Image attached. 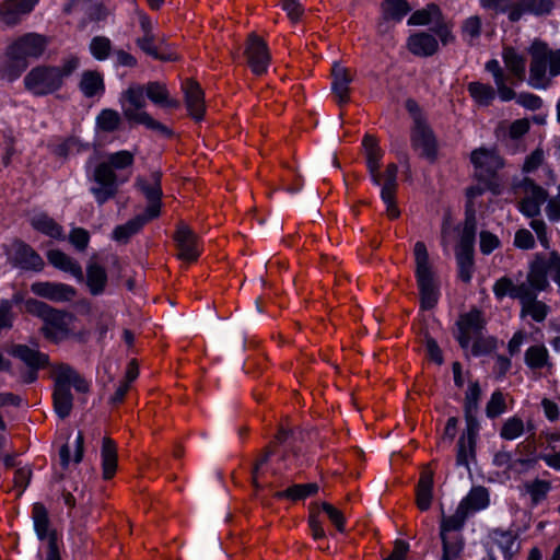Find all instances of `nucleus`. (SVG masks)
<instances>
[{
  "mask_svg": "<svg viewBox=\"0 0 560 560\" xmlns=\"http://www.w3.org/2000/svg\"><path fill=\"white\" fill-rule=\"evenodd\" d=\"M135 155L128 150H121L110 153L101 162L93 172V180L90 191L94 196L98 205L105 203L112 199L116 192L119 183H124L127 178L119 179L116 171L125 170L133 164Z\"/></svg>",
  "mask_w": 560,
  "mask_h": 560,
  "instance_id": "nucleus-1",
  "label": "nucleus"
},
{
  "mask_svg": "<svg viewBox=\"0 0 560 560\" xmlns=\"http://www.w3.org/2000/svg\"><path fill=\"white\" fill-rule=\"evenodd\" d=\"M80 66L77 56L67 57L60 66L40 65L32 68L23 79L26 91L34 96H45L61 89L65 80Z\"/></svg>",
  "mask_w": 560,
  "mask_h": 560,
  "instance_id": "nucleus-2",
  "label": "nucleus"
},
{
  "mask_svg": "<svg viewBox=\"0 0 560 560\" xmlns=\"http://www.w3.org/2000/svg\"><path fill=\"white\" fill-rule=\"evenodd\" d=\"M528 54V84L534 89H546L551 79L560 74V48L553 50L547 44L535 40L529 46Z\"/></svg>",
  "mask_w": 560,
  "mask_h": 560,
  "instance_id": "nucleus-3",
  "label": "nucleus"
},
{
  "mask_svg": "<svg viewBox=\"0 0 560 560\" xmlns=\"http://www.w3.org/2000/svg\"><path fill=\"white\" fill-rule=\"evenodd\" d=\"M125 119L131 124L143 125L150 130L168 133V129L154 119L147 110L144 88L140 83H130L118 98Z\"/></svg>",
  "mask_w": 560,
  "mask_h": 560,
  "instance_id": "nucleus-4",
  "label": "nucleus"
},
{
  "mask_svg": "<svg viewBox=\"0 0 560 560\" xmlns=\"http://www.w3.org/2000/svg\"><path fill=\"white\" fill-rule=\"evenodd\" d=\"M415 275L420 291V302L423 310L433 308L439 300V289L435 273L430 262L429 253L423 242H417L413 247Z\"/></svg>",
  "mask_w": 560,
  "mask_h": 560,
  "instance_id": "nucleus-5",
  "label": "nucleus"
},
{
  "mask_svg": "<svg viewBox=\"0 0 560 560\" xmlns=\"http://www.w3.org/2000/svg\"><path fill=\"white\" fill-rule=\"evenodd\" d=\"M54 406L60 418L69 416L72 409L71 388L78 393H85L89 384L70 366L58 365L55 369Z\"/></svg>",
  "mask_w": 560,
  "mask_h": 560,
  "instance_id": "nucleus-6",
  "label": "nucleus"
},
{
  "mask_svg": "<svg viewBox=\"0 0 560 560\" xmlns=\"http://www.w3.org/2000/svg\"><path fill=\"white\" fill-rule=\"evenodd\" d=\"M48 46V38L38 33H26L8 44L10 54L18 56L23 61L40 58Z\"/></svg>",
  "mask_w": 560,
  "mask_h": 560,
  "instance_id": "nucleus-7",
  "label": "nucleus"
},
{
  "mask_svg": "<svg viewBox=\"0 0 560 560\" xmlns=\"http://www.w3.org/2000/svg\"><path fill=\"white\" fill-rule=\"evenodd\" d=\"M73 320L72 314L52 308L44 320L42 331L47 339L60 341L70 334Z\"/></svg>",
  "mask_w": 560,
  "mask_h": 560,
  "instance_id": "nucleus-8",
  "label": "nucleus"
},
{
  "mask_svg": "<svg viewBox=\"0 0 560 560\" xmlns=\"http://www.w3.org/2000/svg\"><path fill=\"white\" fill-rule=\"evenodd\" d=\"M136 45L141 51L160 61H174L178 58L164 38L158 34H142L136 39Z\"/></svg>",
  "mask_w": 560,
  "mask_h": 560,
  "instance_id": "nucleus-9",
  "label": "nucleus"
},
{
  "mask_svg": "<svg viewBox=\"0 0 560 560\" xmlns=\"http://www.w3.org/2000/svg\"><path fill=\"white\" fill-rule=\"evenodd\" d=\"M411 141L415 150H417L421 156L431 161L434 160L438 143L432 130L424 120L416 118Z\"/></svg>",
  "mask_w": 560,
  "mask_h": 560,
  "instance_id": "nucleus-10",
  "label": "nucleus"
},
{
  "mask_svg": "<svg viewBox=\"0 0 560 560\" xmlns=\"http://www.w3.org/2000/svg\"><path fill=\"white\" fill-rule=\"evenodd\" d=\"M247 62L252 71L257 74H264L270 62V55L267 44L256 34H250L245 49Z\"/></svg>",
  "mask_w": 560,
  "mask_h": 560,
  "instance_id": "nucleus-11",
  "label": "nucleus"
},
{
  "mask_svg": "<svg viewBox=\"0 0 560 560\" xmlns=\"http://www.w3.org/2000/svg\"><path fill=\"white\" fill-rule=\"evenodd\" d=\"M470 161L481 178L493 175L503 167V160L493 149L479 148L471 152Z\"/></svg>",
  "mask_w": 560,
  "mask_h": 560,
  "instance_id": "nucleus-12",
  "label": "nucleus"
},
{
  "mask_svg": "<svg viewBox=\"0 0 560 560\" xmlns=\"http://www.w3.org/2000/svg\"><path fill=\"white\" fill-rule=\"evenodd\" d=\"M178 258L188 262L195 261L199 255V243L197 235L186 224H180L174 236Z\"/></svg>",
  "mask_w": 560,
  "mask_h": 560,
  "instance_id": "nucleus-13",
  "label": "nucleus"
},
{
  "mask_svg": "<svg viewBox=\"0 0 560 560\" xmlns=\"http://www.w3.org/2000/svg\"><path fill=\"white\" fill-rule=\"evenodd\" d=\"M31 291L34 294L52 302H68L75 296L74 288L58 282H35L31 285Z\"/></svg>",
  "mask_w": 560,
  "mask_h": 560,
  "instance_id": "nucleus-14",
  "label": "nucleus"
},
{
  "mask_svg": "<svg viewBox=\"0 0 560 560\" xmlns=\"http://www.w3.org/2000/svg\"><path fill=\"white\" fill-rule=\"evenodd\" d=\"M136 184L149 201V205L144 212L145 214H148V219H154L159 217L161 211L162 196L159 176L152 175L150 179L139 177Z\"/></svg>",
  "mask_w": 560,
  "mask_h": 560,
  "instance_id": "nucleus-15",
  "label": "nucleus"
},
{
  "mask_svg": "<svg viewBox=\"0 0 560 560\" xmlns=\"http://www.w3.org/2000/svg\"><path fill=\"white\" fill-rule=\"evenodd\" d=\"M37 2L38 0H4L0 3V20L9 26L15 25Z\"/></svg>",
  "mask_w": 560,
  "mask_h": 560,
  "instance_id": "nucleus-16",
  "label": "nucleus"
},
{
  "mask_svg": "<svg viewBox=\"0 0 560 560\" xmlns=\"http://www.w3.org/2000/svg\"><path fill=\"white\" fill-rule=\"evenodd\" d=\"M524 198L520 209L527 217H536L540 213V207L547 201L548 192L533 182L524 183Z\"/></svg>",
  "mask_w": 560,
  "mask_h": 560,
  "instance_id": "nucleus-17",
  "label": "nucleus"
},
{
  "mask_svg": "<svg viewBox=\"0 0 560 560\" xmlns=\"http://www.w3.org/2000/svg\"><path fill=\"white\" fill-rule=\"evenodd\" d=\"M457 340L463 348H468L470 341L475 339L483 325L481 313L479 311H471L460 316L458 323Z\"/></svg>",
  "mask_w": 560,
  "mask_h": 560,
  "instance_id": "nucleus-18",
  "label": "nucleus"
},
{
  "mask_svg": "<svg viewBox=\"0 0 560 560\" xmlns=\"http://www.w3.org/2000/svg\"><path fill=\"white\" fill-rule=\"evenodd\" d=\"M184 95H185V105L188 110V114L195 120H201L205 115V100H203V91L200 85L191 80H188L184 86Z\"/></svg>",
  "mask_w": 560,
  "mask_h": 560,
  "instance_id": "nucleus-19",
  "label": "nucleus"
},
{
  "mask_svg": "<svg viewBox=\"0 0 560 560\" xmlns=\"http://www.w3.org/2000/svg\"><path fill=\"white\" fill-rule=\"evenodd\" d=\"M144 94L149 101L161 108H178L179 102L171 96V93L165 83L160 81H151L142 84Z\"/></svg>",
  "mask_w": 560,
  "mask_h": 560,
  "instance_id": "nucleus-20",
  "label": "nucleus"
},
{
  "mask_svg": "<svg viewBox=\"0 0 560 560\" xmlns=\"http://www.w3.org/2000/svg\"><path fill=\"white\" fill-rule=\"evenodd\" d=\"M331 90L339 105L346 104L349 101L350 83L352 77L349 70L341 66L339 62H334Z\"/></svg>",
  "mask_w": 560,
  "mask_h": 560,
  "instance_id": "nucleus-21",
  "label": "nucleus"
},
{
  "mask_svg": "<svg viewBox=\"0 0 560 560\" xmlns=\"http://www.w3.org/2000/svg\"><path fill=\"white\" fill-rule=\"evenodd\" d=\"M407 47L416 56L429 57L438 51L439 43L432 34L418 32L409 36Z\"/></svg>",
  "mask_w": 560,
  "mask_h": 560,
  "instance_id": "nucleus-22",
  "label": "nucleus"
},
{
  "mask_svg": "<svg viewBox=\"0 0 560 560\" xmlns=\"http://www.w3.org/2000/svg\"><path fill=\"white\" fill-rule=\"evenodd\" d=\"M28 61H23L18 56L11 55L10 49L5 47L4 58L0 62V79L9 83L16 81L27 69Z\"/></svg>",
  "mask_w": 560,
  "mask_h": 560,
  "instance_id": "nucleus-23",
  "label": "nucleus"
},
{
  "mask_svg": "<svg viewBox=\"0 0 560 560\" xmlns=\"http://www.w3.org/2000/svg\"><path fill=\"white\" fill-rule=\"evenodd\" d=\"M502 59L510 74L517 81H524L526 74V57L513 47H504Z\"/></svg>",
  "mask_w": 560,
  "mask_h": 560,
  "instance_id": "nucleus-24",
  "label": "nucleus"
},
{
  "mask_svg": "<svg viewBox=\"0 0 560 560\" xmlns=\"http://www.w3.org/2000/svg\"><path fill=\"white\" fill-rule=\"evenodd\" d=\"M13 261L24 269L40 270L44 261L30 246L23 243L13 244Z\"/></svg>",
  "mask_w": 560,
  "mask_h": 560,
  "instance_id": "nucleus-25",
  "label": "nucleus"
},
{
  "mask_svg": "<svg viewBox=\"0 0 560 560\" xmlns=\"http://www.w3.org/2000/svg\"><path fill=\"white\" fill-rule=\"evenodd\" d=\"M363 148L366 155L368 167L372 175V179L375 185H380V162L383 155L382 150L380 149L376 139L370 135H366L364 137Z\"/></svg>",
  "mask_w": 560,
  "mask_h": 560,
  "instance_id": "nucleus-26",
  "label": "nucleus"
},
{
  "mask_svg": "<svg viewBox=\"0 0 560 560\" xmlns=\"http://www.w3.org/2000/svg\"><path fill=\"white\" fill-rule=\"evenodd\" d=\"M486 69L493 77V81L500 100L503 102L512 101L515 97V92L513 91V89L508 86V75L503 72L499 61L495 59L489 60L486 63Z\"/></svg>",
  "mask_w": 560,
  "mask_h": 560,
  "instance_id": "nucleus-27",
  "label": "nucleus"
},
{
  "mask_svg": "<svg viewBox=\"0 0 560 560\" xmlns=\"http://www.w3.org/2000/svg\"><path fill=\"white\" fill-rule=\"evenodd\" d=\"M489 503H490V499H489L488 490L483 487H475L460 501L459 505L468 514H472L478 511L487 509Z\"/></svg>",
  "mask_w": 560,
  "mask_h": 560,
  "instance_id": "nucleus-28",
  "label": "nucleus"
},
{
  "mask_svg": "<svg viewBox=\"0 0 560 560\" xmlns=\"http://www.w3.org/2000/svg\"><path fill=\"white\" fill-rule=\"evenodd\" d=\"M48 261L56 268L69 272L78 280L83 279L81 266L72 260L67 254L58 249H51L47 253Z\"/></svg>",
  "mask_w": 560,
  "mask_h": 560,
  "instance_id": "nucleus-29",
  "label": "nucleus"
},
{
  "mask_svg": "<svg viewBox=\"0 0 560 560\" xmlns=\"http://www.w3.org/2000/svg\"><path fill=\"white\" fill-rule=\"evenodd\" d=\"M107 283V273L97 262L91 260L86 266V285L93 295L102 294Z\"/></svg>",
  "mask_w": 560,
  "mask_h": 560,
  "instance_id": "nucleus-30",
  "label": "nucleus"
},
{
  "mask_svg": "<svg viewBox=\"0 0 560 560\" xmlns=\"http://www.w3.org/2000/svg\"><path fill=\"white\" fill-rule=\"evenodd\" d=\"M477 432V424L474 422L467 425V436L463 435L458 440V451L456 456V463L458 466L468 467L469 459L474 453L475 436Z\"/></svg>",
  "mask_w": 560,
  "mask_h": 560,
  "instance_id": "nucleus-31",
  "label": "nucleus"
},
{
  "mask_svg": "<svg viewBox=\"0 0 560 560\" xmlns=\"http://www.w3.org/2000/svg\"><path fill=\"white\" fill-rule=\"evenodd\" d=\"M148 219V214L143 213L141 215H137L133 219L129 220L127 223L118 225L113 231V240L119 243H127L128 240L137 234L142 226L150 221Z\"/></svg>",
  "mask_w": 560,
  "mask_h": 560,
  "instance_id": "nucleus-32",
  "label": "nucleus"
},
{
  "mask_svg": "<svg viewBox=\"0 0 560 560\" xmlns=\"http://www.w3.org/2000/svg\"><path fill=\"white\" fill-rule=\"evenodd\" d=\"M103 477L109 479L114 476L117 469V450L114 441L109 438H104L101 450Z\"/></svg>",
  "mask_w": 560,
  "mask_h": 560,
  "instance_id": "nucleus-33",
  "label": "nucleus"
},
{
  "mask_svg": "<svg viewBox=\"0 0 560 560\" xmlns=\"http://www.w3.org/2000/svg\"><path fill=\"white\" fill-rule=\"evenodd\" d=\"M33 523L37 537L40 540L48 539L50 545V536L56 538V534L50 529L47 511L40 503H35L33 506Z\"/></svg>",
  "mask_w": 560,
  "mask_h": 560,
  "instance_id": "nucleus-34",
  "label": "nucleus"
},
{
  "mask_svg": "<svg viewBox=\"0 0 560 560\" xmlns=\"http://www.w3.org/2000/svg\"><path fill=\"white\" fill-rule=\"evenodd\" d=\"M468 515L469 514L464 509H462L460 505L457 506L453 515L448 517L443 515L440 526V536L462 535L460 529L464 526Z\"/></svg>",
  "mask_w": 560,
  "mask_h": 560,
  "instance_id": "nucleus-35",
  "label": "nucleus"
},
{
  "mask_svg": "<svg viewBox=\"0 0 560 560\" xmlns=\"http://www.w3.org/2000/svg\"><path fill=\"white\" fill-rule=\"evenodd\" d=\"M80 89L86 97L103 94L105 90L103 75L97 71H85L82 73Z\"/></svg>",
  "mask_w": 560,
  "mask_h": 560,
  "instance_id": "nucleus-36",
  "label": "nucleus"
},
{
  "mask_svg": "<svg viewBox=\"0 0 560 560\" xmlns=\"http://www.w3.org/2000/svg\"><path fill=\"white\" fill-rule=\"evenodd\" d=\"M494 544L502 551L505 560H511L520 550V544L516 536L510 532L494 530L492 533Z\"/></svg>",
  "mask_w": 560,
  "mask_h": 560,
  "instance_id": "nucleus-37",
  "label": "nucleus"
},
{
  "mask_svg": "<svg viewBox=\"0 0 560 560\" xmlns=\"http://www.w3.org/2000/svg\"><path fill=\"white\" fill-rule=\"evenodd\" d=\"M12 354L32 369H39L40 366H44L48 361L46 354L23 345L15 346L12 350Z\"/></svg>",
  "mask_w": 560,
  "mask_h": 560,
  "instance_id": "nucleus-38",
  "label": "nucleus"
},
{
  "mask_svg": "<svg viewBox=\"0 0 560 560\" xmlns=\"http://www.w3.org/2000/svg\"><path fill=\"white\" fill-rule=\"evenodd\" d=\"M433 476L430 471L422 474L417 487V505L427 511L432 502Z\"/></svg>",
  "mask_w": 560,
  "mask_h": 560,
  "instance_id": "nucleus-39",
  "label": "nucleus"
},
{
  "mask_svg": "<svg viewBox=\"0 0 560 560\" xmlns=\"http://www.w3.org/2000/svg\"><path fill=\"white\" fill-rule=\"evenodd\" d=\"M32 226L54 238L62 237V228L45 213L34 214L31 219Z\"/></svg>",
  "mask_w": 560,
  "mask_h": 560,
  "instance_id": "nucleus-40",
  "label": "nucleus"
},
{
  "mask_svg": "<svg viewBox=\"0 0 560 560\" xmlns=\"http://www.w3.org/2000/svg\"><path fill=\"white\" fill-rule=\"evenodd\" d=\"M442 540V557L441 560H457L459 559L463 549L464 540L462 535L440 536Z\"/></svg>",
  "mask_w": 560,
  "mask_h": 560,
  "instance_id": "nucleus-41",
  "label": "nucleus"
},
{
  "mask_svg": "<svg viewBox=\"0 0 560 560\" xmlns=\"http://www.w3.org/2000/svg\"><path fill=\"white\" fill-rule=\"evenodd\" d=\"M475 233H476V220L475 214H467L465 220V224L460 234V240L457 245L456 252H468L474 253V243H475Z\"/></svg>",
  "mask_w": 560,
  "mask_h": 560,
  "instance_id": "nucleus-42",
  "label": "nucleus"
},
{
  "mask_svg": "<svg viewBox=\"0 0 560 560\" xmlns=\"http://www.w3.org/2000/svg\"><path fill=\"white\" fill-rule=\"evenodd\" d=\"M383 16L385 20L399 22L410 11L405 0H385L383 5Z\"/></svg>",
  "mask_w": 560,
  "mask_h": 560,
  "instance_id": "nucleus-43",
  "label": "nucleus"
},
{
  "mask_svg": "<svg viewBox=\"0 0 560 560\" xmlns=\"http://www.w3.org/2000/svg\"><path fill=\"white\" fill-rule=\"evenodd\" d=\"M441 16L440 9L435 4H429L422 10H418L408 20L409 25H428L432 22H439Z\"/></svg>",
  "mask_w": 560,
  "mask_h": 560,
  "instance_id": "nucleus-44",
  "label": "nucleus"
},
{
  "mask_svg": "<svg viewBox=\"0 0 560 560\" xmlns=\"http://www.w3.org/2000/svg\"><path fill=\"white\" fill-rule=\"evenodd\" d=\"M548 357L545 346H532L526 350L525 362L530 369H541L548 364Z\"/></svg>",
  "mask_w": 560,
  "mask_h": 560,
  "instance_id": "nucleus-45",
  "label": "nucleus"
},
{
  "mask_svg": "<svg viewBox=\"0 0 560 560\" xmlns=\"http://www.w3.org/2000/svg\"><path fill=\"white\" fill-rule=\"evenodd\" d=\"M468 91L471 97L481 105H489L494 98L493 89L480 82H471L468 85Z\"/></svg>",
  "mask_w": 560,
  "mask_h": 560,
  "instance_id": "nucleus-46",
  "label": "nucleus"
},
{
  "mask_svg": "<svg viewBox=\"0 0 560 560\" xmlns=\"http://www.w3.org/2000/svg\"><path fill=\"white\" fill-rule=\"evenodd\" d=\"M481 26L482 22L478 15L467 18L462 25L463 38L470 44L475 43L480 37Z\"/></svg>",
  "mask_w": 560,
  "mask_h": 560,
  "instance_id": "nucleus-47",
  "label": "nucleus"
},
{
  "mask_svg": "<svg viewBox=\"0 0 560 560\" xmlns=\"http://www.w3.org/2000/svg\"><path fill=\"white\" fill-rule=\"evenodd\" d=\"M548 314V307L536 298L522 304V316H530L536 322H542Z\"/></svg>",
  "mask_w": 560,
  "mask_h": 560,
  "instance_id": "nucleus-48",
  "label": "nucleus"
},
{
  "mask_svg": "<svg viewBox=\"0 0 560 560\" xmlns=\"http://www.w3.org/2000/svg\"><path fill=\"white\" fill-rule=\"evenodd\" d=\"M458 276L464 282H469L474 271V253L456 252Z\"/></svg>",
  "mask_w": 560,
  "mask_h": 560,
  "instance_id": "nucleus-49",
  "label": "nucleus"
},
{
  "mask_svg": "<svg viewBox=\"0 0 560 560\" xmlns=\"http://www.w3.org/2000/svg\"><path fill=\"white\" fill-rule=\"evenodd\" d=\"M318 491L317 483H305V485H294L283 492L278 493V497L289 498L291 500H300L304 499L308 495H312Z\"/></svg>",
  "mask_w": 560,
  "mask_h": 560,
  "instance_id": "nucleus-50",
  "label": "nucleus"
},
{
  "mask_svg": "<svg viewBox=\"0 0 560 560\" xmlns=\"http://www.w3.org/2000/svg\"><path fill=\"white\" fill-rule=\"evenodd\" d=\"M524 433V422L518 417L506 419L502 425L500 435L504 440H515Z\"/></svg>",
  "mask_w": 560,
  "mask_h": 560,
  "instance_id": "nucleus-51",
  "label": "nucleus"
},
{
  "mask_svg": "<svg viewBox=\"0 0 560 560\" xmlns=\"http://www.w3.org/2000/svg\"><path fill=\"white\" fill-rule=\"evenodd\" d=\"M524 487L526 492L530 495L534 504H537L544 500L551 488L548 481L540 479L527 482Z\"/></svg>",
  "mask_w": 560,
  "mask_h": 560,
  "instance_id": "nucleus-52",
  "label": "nucleus"
},
{
  "mask_svg": "<svg viewBox=\"0 0 560 560\" xmlns=\"http://www.w3.org/2000/svg\"><path fill=\"white\" fill-rule=\"evenodd\" d=\"M397 174L398 167L396 164H389L383 174L380 172L381 184L378 186H382L381 192L396 194Z\"/></svg>",
  "mask_w": 560,
  "mask_h": 560,
  "instance_id": "nucleus-53",
  "label": "nucleus"
},
{
  "mask_svg": "<svg viewBox=\"0 0 560 560\" xmlns=\"http://www.w3.org/2000/svg\"><path fill=\"white\" fill-rule=\"evenodd\" d=\"M96 124L104 131H113L120 124V115L114 109H103L96 117Z\"/></svg>",
  "mask_w": 560,
  "mask_h": 560,
  "instance_id": "nucleus-54",
  "label": "nucleus"
},
{
  "mask_svg": "<svg viewBox=\"0 0 560 560\" xmlns=\"http://www.w3.org/2000/svg\"><path fill=\"white\" fill-rule=\"evenodd\" d=\"M112 49L110 40L104 36H96L90 43V51L97 60H105Z\"/></svg>",
  "mask_w": 560,
  "mask_h": 560,
  "instance_id": "nucleus-55",
  "label": "nucleus"
},
{
  "mask_svg": "<svg viewBox=\"0 0 560 560\" xmlns=\"http://www.w3.org/2000/svg\"><path fill=\"white\" fill-rule=\"evenodd\" d=\"M516 283L509 277L499 278L493 284V293L498 300L505 296L515 299Z\"/></svg>",
  "mask_w": 560,
  "mask_h": 560,
  "instance_id": "nucleus-56",
  "label": "nucleus"
},
{
  "mask_svg": "<svg viewBox=\"0 0 560 560\" xmlns=\"http://www.w3.org/2000/svg\"><path fill=\"white\" fill-rule=\"evenodd\" d=\"M480 388L477 383H471L467 389L465 397V409L468 422H474L470 417L471 413L477 409L478 400L480 398Z\"/></svg>",
  "mask_w": 560,
  "mask_h": 560,
  "instance_id": "nucleus-57",
  "label": "nucleus"
},
{
  "mask_svg": "<svg viewBox=\"0 0 560 560\" xmlns=\"http://www.w3.org/2000/svg\"><path fill=\"white\" fill-rule=\"evenodd\" d=\"M527 280L536 292H540L548 287V278L546 271L540 267H533L527 275Z\"/></svg>",
  "mask_w": 560,
  "mask_h": 560,
  "instance_id": "nucleus-58",
  "label": "nucleus"
},
{
  "mask_svg": "<svg viewBox=\"0 0 560 560\" xmlns=\"http://www.w3.org/2000/svg\"><path fill=\"white\" fill-rule=\"evenodd\" d=\"M523 7L527 13L541 15L550 12L552 3L550 0H523Z\"/></svg>",
  "mask_w": 560,
  "mask_h": 560,
  "instance_id": "nucleus-59",
  "label": "nucleus"
},
{
  "mask_svg": "<svg viewBox=\"0 0 560 560\" xmlns=\"http://www.w3.org/2000/svg\"><path fill=\"white\" fill-rule=\"evenodd\" d=\"M322 509L327 514L329 521L336 526V528L339 532H343L345 530V516H343L342 512L327 502L322 503Z\"/></svg>",
  "mask_w": 560,
  "mask_h": 560,
  "instance_id": "nucleus-60",
  "label": "nucleus"
},
{
  "mask_svg": "<svg viewBox=\"0 0 560 560\" xmlns=\"http://www.w3.org/2000/svg\"><path fill=\"white\" fill-rule=\"evenodd\" d=\"M24 307L27 313L38 316L43 320H45V318L48 316V314L52 310L47 304H45L40 301L34 300V299L26 300L24 303Z\"/></svg>",
  "mask_w": 560,
  "mask_h": 560,
  "instance_id": "nucleus-61",
  "label": "nucleus"
},
{
  "mask_svg": "<svg viewBox=\"0 0 560 560\" xmlns=\"http://www.w3.org/2000/svg\"><path fill=\"white\" fill-rule=\"evenodd\" d=\"M536 295H537L536 290L532 287V284L529 283V281L527 279H526V281L516 283L515 299H517L520 301L521 305L535 299Z\"/></svg>",
  "mask_w": 560,
  "mask_h": 560,
  "instance_id": "nucleus-62",
  "label": "nucleus"
},
{
  "mask_svg": "<svg viewBox=\"0 0 560 560\" xmlns=\"http://www.w3.org/2000/svg\"><path fill=\"white\" fill-rule=\"evenodd\" d=\"M505 409V402L503 395L499 392L492 394L488 405H487V415L490 418H494L501 415Z\"/></svg>",
  "mask_w": 560,
  "mask_h": 560,
  "instance_id": "nucleus-63",
  "label": "nucleus"
},
{
  "mask_svg": "<svg viewBox=\"0 0 560 560\" xmlns=\"http://www.w3.org/2000/svg\"><path fill=\"white\" fill-rule=\"evenodd\" d=\"M545 211L550 221L560 220V184L557 187V195L548 200Z\"/></svg>",
  "mask_w": 560,
  "mask_h": 560,
  "instance_id": "nucleus-64",
  "label": "nucleus"
}]
</instances>
